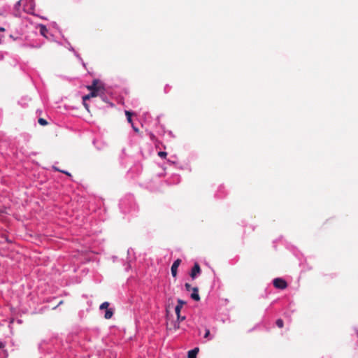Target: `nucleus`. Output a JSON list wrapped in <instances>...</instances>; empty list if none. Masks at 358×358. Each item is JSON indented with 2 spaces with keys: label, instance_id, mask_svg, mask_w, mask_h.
<instances>
[{
  "label": "nucleus",
  "instance_id": "21",
  "mask_svg": "<svg viewBox=\"0 0 358 358\" xmlns=\"http://www.w3.org/2000/svg\"><path fill=\"white\" fill-rule=\"evenodd\" d=\"M5 31V29H4V28H3V27H1V28H0V31Z\"/></svg>",
  "mask_w": 358,
  "mask_h": 358
},
{
  "label": "nucleus",
  "instance_id": "13",
  "mask_svg": "<svg viewBox=\"0 0 358 358\" xmlns=\"http://www.w3.org/2000/svg\"><path fill=\"white\" fill-rule=\"evenodd\" d=\"M108 306H109V303L106 301L101 304L99 308L101 310L106 309V310L107 309H109Z\"/></svg>",
  "mask_w": 358,
  "mask_h": 358
},
{
  "label": "nucleus",
  "instance_id": "7",
  "mask_svg": "<svg viewBox=\"0 0 358 358\" xmlns=\"http://www.w3.org/2000/svg\"><path fill=\"white\" fill-rule=\"evenodd\" d=\"M191 298L196 301H199L200 300V296L199 294V289L198 287H193L192 288V293L191 294Z\"/></svg>",
  "mask_w": 358,
  "mask_h": 358
},
{
  "label": "nucleus",
  "instance_id": "6",
  "mask_svg": "<svg viewBox=\"0 0 358 358\" xmlns=\"http://www.w3.org/2000/svg\"><path fill=\"white\" fill-rule=\"evenodd\" d=\"M180 321H178L177 320V321L176 322H171V323H167V329H169V330H177L180 328V326H179V322Z\"/></svg>",
  "mask_w": 358,
  "mask_h": 358
},
{
  "label": "nucleus",
  "instance_id": "17",
  "mask_svg": "<svg viewBox=\"0 0 358 358\" xmlns=\"http://www.w3.org/2000/svg\"><path fill=\"white\" fill-rule=\"evenodd\" d=\"M185 287L187 291H190L191 289L192 290V288H193L191 287V285L189 283H185Z\"/></svg>",
  "mask_w": 358,
  "mask_h": 358
},
{
  "label": "nucleus",
  "instance_id": "15",
  "mask_svg": "<svg viewBox=\"0 0 358 358\" xmlns=\"http://www.w3.org/2000/svg\"><path fill=\"white\" fill-rule=\"evenodd\" d=\"M38 122L42 126H45L48 124V122L43 118H39Z\"/></svg>",
  "mask_w": 358,
  "mask_h": 358
},
{
  "label": "nucleus",
  "instance_id": "18",
  "mask_svg": "<svg viewBox=\"0 0 358 358\" xmlns=\"http://www.w3.org/2000/svg\"><path fill=\"white\" fill-rule=\"evenodd\" d=\"M210 336V330L208 329H206V333L204 335V338H208Z\"/></svg>",
  "mask_w": 358,
  "mask_h": 358
},
{
  "label": "nucleus",
  "instance_id": "3",
  "mask_svg": "<svg viewBox=\"0 0 358 358\" xmlns=\"http://www.w3.org/2000/svg\"><path fill=\"white\" fill-rule=\"evenodd\" d=\"M273 284L275 288L285 289L287 287V282L282 278H277L273 281Z\"/></svg>",
  "mask_w": 358,
  "mask_h": 358
},
{
  "label": "nucleus",
  "instance_id": "8",
  "mask_svg": "<svg viewBox=\"0 0 358 358\" xmlns=\"http://www.w3.org/2000/svg\"><path fill=\"white\" fill-rule=\"evenodd\" d=\"M100 85H99V82L98 80H94L93 82H92V84L91 85H88L87 86V90H89L90 91V92L95 90L97 87H99Z\"/></svg>",
  "mask_w": 358,
  "mask_h": 358
},
{
  "label": "nucleus",
  "instance_id": "11",
  "mask_svg": "<svg viewBox=\"0 0 358 358\" xmlns=\"http://www.w3.org/2000/svg\"><path fill=\"white\" fill-rule=\"evenodd\" d=\"M113 315V311L111 308L107 309L106 310L104 317L107 320L110 319Z\"/></svg>",
  "mask_w": 358,
  "mask_h": 358
},
{
  "label": "nucleus",
  "instance_id": "19",
  "mask_svg": "<svg viewBox=\"0 0 358 358\" xmlns=\"http://www.w3.org/2000/svg\"><path fill=\"white\" fill-rule=\"evenodd\" d=\"M56 170H57V171H60V172H62V173H65L66 175H67V176H71V174H70L69 172H67V171H62V170H59V169H56Z\"/></svg>",
  "mask_w": 358,
  "mask_h": 358
},
{
  "label": "nucleus",
  "instance_id": "14",
  "mask_svg": "<svg viewBox=\"0 0 358 358\" xmlns=\"http://www.w3.org/2000/svg\"><path fill=\"white\" fill-rule=\"evenodd\" d=\"M276 325L279 328H282L284 326L283 320L282 319H278L276 320Z\"/></svg>",
  "mask_w": 358,
  "mask_h": 358
},
{
  "label": "nucleus",
  "instance_id": "23",
  "mask_svg": "<svg viewBox=\"0 0 358 358\" xmlns=\"http://www.w3.org/2000/svg\"><path fill=\"white\" fill-rule=\"evenodd\" d=\"M20 4V1H17V5Z\"/></svg>",
  "mask_w": 358,
  "mask_h": 358
},
{
  "label": "nucleus",
  "instance_id": "4",
  "mask_svg": "<svg viewBox=\"0 0 358 358\" xmlns=\"http://www.w3.org/2000/svg\"><path fill=\"white\" fill-rule=\"evenodd\" d=\"M180 263H181V259H177L173 263V264L171 266V274H172L173 277H174V278H176L177 276L178 268L180 266Z\"/></svg>",
  "mask_w": 358,
  "mask_h": 358
},
{
  "label": "nucleus",
  "instance_id": "16",
  "mask_svg": "<svg viewBox=\"0 0 358 358\" xmlns=\"http://www.w3.org/2000/svg\"><path fill=\"white\" fill-rule=\"evenodd\" d=\"M158 155L160 157H166V155H167V153L166 152H163V151H161L158 153Z\"/></svg>",
  "mask_w": 358,
  "mask_h": 358
},
{
  "label": "nucleus",
  "instance_id": "2",
  "mask_svg": "<svg viewBox=\"0 0 358 358\" xmlns=\"http://www.w3.org/2000/svg\"><path fill=\"white\" fill-rule=\"evenodd\" d=\"M177 302H178V304L176 305V306L175 308V312L177 315V320L178 321H183L185 320V317L181 316L180 313H182L181 309H182L183 305L186 303V302L180 299H178Z\"/></svg>",
  "mask_w": 358,
  "mask_h": 358
},
{
  "label": "nucleus",
  "instance_id": "5",
  "mask_svg": "<svg viewBox=\"0 0 358 358\" xmlns=\"http://www.w3.org/2000/svg\"><path fill=\"white\" fill-rule=\"evenodd\" d=\"M200 273H201L200 266L198 263H195L192 269L191 273H190L191 278L194 279L196 277V275Z\"/></svg>",
  "mask_w": 358,
  "mask_h": 358
},
{
  "label": "nucleus",
  "instance_id": "10",
  "mask_svg": "<svg viewBox=\"0 0 358 358\" xmlns=\"http://www.w3.org/2000/svg\"><path fill=\"white\" fill-rule=\"evenodd\" d=\"M48 32V30L46 28V27L45 25L41 24L40 25V33H41V34L47 38L46 34H47Z\"/></svg>",
  "mask_w": 358,
  "mask_h": 358
},
{
  "label": "nucleus",
  "instance_id": "20",
  "mask_svg": "<svg viewBox=\"0 0 358 358\" xmlns=\"http://www.w3.org/2000/svg\"><path fill=\"white\" fill-rule=\"evenodd\" d=\"M131 126H132V127H133V129H134V130L135 131L138 132V128H136V127L134 126L133 123L131 124Z\"/></svg>",
  "mask_w": 358,
  "mask_h": 358
},
{
  "label": "nucleus",
  "instance_id": "22",
  "mask_svg": "<svg viewBox=\"0 0 358 358\" xmlns=\"http://www.w3.org/2000/svg\"><path fill=\"white\" fill-rule=\"evenodd\" d=\"M3 347V345L1 343H0V348H2Z\"/></svg>",
  "mask_w": 358,
  "mask_h": 358
},
{
  "label": "nucleus",
  "instance_id": "9",
  "mask_svg": "<svg viewBox=\"0 0 358 358\" xmlns=\"http://www.w3.org/2000/svg\"><path fill=\"white\" fill-rule=\"evenodd\" d=\"M199 352V348H195L188 352V358H196V355Z\"/></svg>",
  "mask_w": 358,
  "mask_h": 358
},
{
  "label": "nucleus",
  "instance_id": "12",
  "mask_svg": "<svg viewBox=\"0 0 358 358\" xmlns=\"http://www.w3.org/2000/svg\"><path fill=\"white\" fill-rule=\"evenodd\" d=\"M125 115L127 116V119L128 120V122L131 124H132V120H131V116H132V113L130 112V111H128V110H126L125 111Z\"/></svg>",
  "mask_w": 358,
  "mask_h": 358
},
{
  "label": "nucleus",
  "instance_id": "1",
  "mask_svg": "<svg viewBox=\"0 0 358 358\" xmlns=\"http://www.w3.org/2000/svg\"><path fill=\"white\" fill-rule=\"evenodd\" d=\"M100 92L103 93V88L100 85L95 90H92L90 94L83 97V105L85 108L89 111V106L86 103L87 100H89L92 97H96L100 94Z\"/></svg>",
  "mask_w": 358,
  "mask_h": 358
}]
</instances>
